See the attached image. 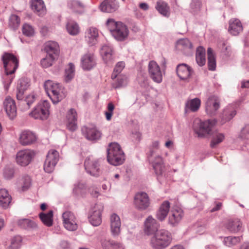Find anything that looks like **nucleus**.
Instances as JSON below:
<instances>
[{
    "label": "nucleus",
    "mask_w": 249,
    "mask_h": 249,
    "mask_svg": "<svg viewBox=\"0 0 249 249\" xmlns=\"http://www.w3.org/2000/svg\"><path fill=\"white\" fill-rule=\"evenodd\" d=\"M172 241V234L166 230L161 229L152 236L150 244L154 249H164L171 244Z\"/></svg>",
    "instance_id": "nucleus-1"
},
{
    "label": "nucleus",
    "mask_w": 249,
    "mask_h": 249,
    "mask_svg": "<svg viewBox=\"0 0 249 249\" xmlns=\"http://www.w3.org/2000/svg\"><path fill=\"white\" fill-rule=\"evenodd\" d=\"M101 244L103 248L105 249H118L122 247L120 243L112 240L104 239L102 241Z\"/></svg>",
    "instance_id": "nucleus-43"
},
{
    "label": "nucleus",
    "mask_w": 249,
    "mask_h": 249,
    "mask_svg": "<svg viewBox=\"0 0 249 249\" xmlns=\"http://www.w3.org/2000/svg\"><path fill=\"white\" fill-rule=\"evenodd\" d=\"M35 155V152L33 150H22L17 153L16 161L18 165L26 166L31 162Z\"/></svg>",
    "instance_id": "nucleus-10"
},
{
    "label": "nucleus",
    "mask_w": 249,
    "mask_h": 249,
    "mask_svg": "<svg viewBox=\"0 0 249 249\" xmlns=\"http://www.w3.org/2000/svg\"><path fill=\"white\" fill-rule=\"evenodd\" d=\"M68 121H77V115L76 110L71 108L69 110L67 115Z\"/></svg>",
    "instance_id": "nucleus-57"
},
{
    "label": "nucleus",
    "mask_w": 249,
    "mask_h": 249,
    "mask_svg": "<svg viewBox=\"0 0 249 249\" xmlns=\"http://www.w3.org/2000/svg\"><path fill=\"white\" fill-rule=\"evenodd\" d=\"M64 227L68 231H75L78 227L77 220L74 214L70 211H66L62 214Z\"/></svg>",
    "instance_id": "nucleus-12"
},
{
    "label": "nucleus",
    "mask_w": 249,
    "mask_h": 249,
    "mask_svg": "<svg viewBox=\"0 0 249 249\" xmlns=\"http://www.w3.org/2000/svg\"><path fill=\"white\" fill-rule=\"evenodd\" d=\"M200 1L199 0H192L190 4L191 9L194 12L199 10L200 8Z\"/></svg>",
    "instance_id": "nucleus-58"
},
{
    "label": "nucleus",
    "mask_w": 249,
    "mask_h": 249,
    "mask_svg": "<svg viewBox=\"0 0 249 249\" xmlns=\"http://www.w3.org/2000/svg\"><path fill=\"white\" fill-rule=\"evenodd\" d=\"M68 6L72 12L76 13H81L84 11V4L76 0H70Z\"/></svg>",
    "instance_id": "nucleus-41"
},
{
    "label": "nucleus",
    "mask_w": 249,
    "mask_h": 249,
    "mask_svg": "<svg viewBox=\"0 0 249 249\" xmlns=\"http://www.w3.org/2000/svg\"><path fill=\"white\" fill-rule=\"evenodd\" d=\"M67 127L71 131H75L77 129V121H68Z\"/></svg>",
    "instance_id": "nucleus-59"
},
{
    "label": "nucleus",
    "mask_w": 249,
    "mask_h": 249,
    "mask_svg": "<svg viewBox=\"0 0 249 249\" xmlns=\"http://www.w3.org/2000/svg\"><path fill=\"white\" fill-rule=\"evenodd\" d=\"M50 86L48 96L53 104H57L66 97L67 93L65 89L58 83H53L48 80V86Z\"/></svg>",
    "instance_id": "nucleus-5"
},
{
    "label": "nucleus",
    "mask_w": 249,
    "mask_h": 249,
    "mask_svg": "<svg viewBox=\"0 0 249 249\" xmlns=\"http://www.w3.org/2000/svg\"><path fill=\"white\" fill-rule=\"evenodd\" d=\"M98 37V30L93 27L89 28L86 32L85 37L89 44L92 46L97 42Z\"/></svg>",
    "instance_id": "nucleus-32"
},
{
    "label": "nucleus",
    "mask_w": 249,
    "mask_h": 249,
    "mask_svg": "<svg viewBox=\"0 0 249 249\" xmlns=\"http://www.w3.org/2000/svg\"><path fill=\"white\" fill-rule=\"evenodd\" d=\"M90 192L91 195L94 197H97L100 195V193L97 188H90Z\"/></svg>",
    "instance_id": "nucleus-64"
},
{
    "label": "nucleus",
    "mask_w": 249,
    "mask_h": 249,
    "mask_svg": "<svg viewBox=\"0 0 249 249\" xmlns=\"http://www.w3.org/2000/svg\"><path fill=\"white\" fill-rule=\"evenodd\" d=\"M148 160L157 176L162 175L165 170V165L162 157L151 150L148 156Z\"/></svg>",
    "instance_id": "nucleus-7"
},
{
    "label": "nucleus",
    "mask_w": 249,
    "mask_h": 249,
    "mask_svg": "<svg viewBox=\"0 0 249 249\" xmlns=\"http://www.w3.org/2000/svg\"><path fill=\"white\" fill-rule=\"evenodd\" d=\"M235 114V111L231 107L224 109L221 118L222 124H224L231 120Z\"/></svg>",
    "instance_id": "nucleus-42"
},
{
    "label": "nucleus",
    "mask_w": 249,
    "mask_h": 249,
    "mask_svg": "<svg viewBox=\"0 0 249 249\" xmlns=\"http://www.w3.org/2000/svg\"><path fill=\"white\" fill-rule=\"evenodd\" d=\"M155 8L163 16L169 17L170 14V7L166 2L161 0H158L156 3Z\"/></svg>",
    "instance_id": "nucleus-33"
},
{
    "label": "nucleus",
    "mask_w": 249,
    "mask_h": 249,
    "mask_svg": "<svg viewBox=\"0 0 249 249\" xmlns=\"http://www.w3.org/2000/svg\"><path fill=\"white\" fill-rule=\"evenodd\" d=\"M227 229L232 232L240 231L242 228V223L238 218L233 219L228 222Z\"/></svg>",
    "instance_id": "nucleus-35"
},
{
    "label": "nucleus",
    "mask_w": 249,
    "mask_h": 249,
    "mask_svg": "<svg viewBox=\"0 0 249 249\" xmlns=\"http://www.w3.org/2000/svg\"><path fill=\"white\" fill-rule=\"evenodd\" d=\"M208 68L211 71H214L216 67V61L214 55L213 53V50L208 48L207 50Z\"/></svg>",
    "instance_id": "nucleus-45"
},
{
    "label": "nucleus",
    "mask_w": 249,
    "mask_h": 249,
    "mask_svg": "<svg viewBox=\"0 0 249 249\" xmlns=\"http://www.w3.org/2000/svg\"><path fill=\"white\" fill-rule=\"evenodd\" d=\"M5 72L14 73L18 67V60L16 56L10 53H4L2 56Z\"/></svg>",
    "instance_id": "nucleus-8"
},
{
    "label": "nucleus",
    "mask_w": 249,
    "mask_h": 249,
    "mask_svg": "<svg viewBox=\"0 0 249 249\" xmlns=\"http://www.w3.org/2000/svg\"><path fill=\"white\" fill-rule=\"evenodd\" d=\"M220 100L215 96H210L207 99L205 104V111L210 116H214L220 108Z\"/></svg>",
    "instance_id": "nucleus-14"
},
{
    "label": "nucleus",
    "mask_w": 249,
    "mask_h": 249,
    "mask_svg": "<svg viewBox=\"0 0 249 249\" xmlns=\"http://www.w3.org/2000/svg\"><path fill=\"white\" fill-rule=\"evenodd\" d=\"M18 225L20 228L27 230H34L37 228V224L29 219L19 220L18 221Z\"/></svg>",
    "instance_id": "nucleus-40"
},
{
    "label": "nucleus",
    "mask_w": 249,
    "mask_h": 249,
    "mask_svg": "<svg viewBox=\"0 0 249 249\" xmlns=\"http://www.w3.org/2000/svg\"><path fill=\"white\" fill-rule=\"evenodd\" d=\"M36 100V95L35 94H31L28 95L25 100H21V105L26 104V106L22 107L23 111L29 109L31 105L35 102Z\"/></svg>",
    "instance_id": "nucleus-46"
},
{
    "label": "nucleus",
    "mask_w": 249,
    "mask_h": 249,
    "mask_svg": "<svg viewBox=\"0 0 249 249\" xmlns=\"http://www.w3.org/2000/svg\"><path fill=\"white\" fill-rule=\"evenodd\" d=\"M170 208V202L168 201H163L157 212L156 217L160 221L164 220L169 213Z\"/></svg>",
    "instance_id": "nucleus-29"
},
{
    "label": "nucleus",
    "mask_w": 249,
    "mask_h": 249,
    "mask_svg": "<svg viewBox=\"0 0 249 249\" xmlns=\"http://www.w3.org/2000/svg\"><path fill=\"white\" fill-rule=\"evenodd\" d=\"M4 108L11 119H13L17 115V107L15 101L10 97H7L3 101Z\"/></svg>",
    "instance_id": "nucleus-19"
},
{
    "label": "nucleus",
    "mask_w": 249,
    "mask_h": 249,
    "mask_svg": "<svg viewBox=\"0 0 249 249\" xmlns=\"http://www.w3.org/2000/svg\"><path fill=\"white\" fill-rule=\"evenodd\" d=\"M159 147V142L158 141H154L152 142L151 147H150V152L151 150H153L156 153V150H157Z\"/></svg>",
    "instance_id": "nucleus-63"
},
{
    "label": "nucleus",
    "mask_w": 249,
    "mask_h": 249,
    "mask_svg": "<svg viewBox=\"0 0 249 249\" xmlns=\"http://www.w3.org/2000/svg\"><path fill=\"white\" fill-rule=\"evenodd\" d=\"M53 211H50L48 212V227H50L53 225Z\"/></svg>",
    "instance_id": "nucleus-61"
},
{
    "label": "nucleus",
    "mask_w": 249,
    "mask_h": 249,
    "mask_svg": "<svg viewBox=\"0 0 249 249\" xmlns=\"http://www.w3.org/2000/svg\"><path fill=\"white\" fill-rule=\"evenodd\" d=\"M39 217L42 222L47 226V213H41L39 214Z\"/></svg>",
    "instance_id": "nucleus-62"
},
{
    "label": "nucleus",
    "mask_w": 249,
    "mask_h": 249,
    "mask_svg": "<svg viewBox=\"0 0 249 249\" xmlns=\"http://www.w3.org/2000/svg\"><path fill=\"white\" fill-rule=\"evenodd\" d=\"M11 196L4 189H0V205L6 208L11 201Z\"/></svg>",
    "instance_id": "nucleus-37"
},
{
    "label": "nucleus",
    "mask_w": 249,
    "mask_h": 249,
    "mask_svg": "<svg viewBox=\"0 0 249 249\" xmlns=\"http://www.w3.org/2000/svg\"><path fill=\"white\" fill-rule=\"evenodd\" d=\"M14 169L12 167L6 166L3 170V177L7 179H10L14 177Z\"/></svg>",
    "instance_id": "nucleus-56"
},
{
    "label": "nucleus",
    "mask_w": 249,
    "mask_h": 249,
    "mask_svg": "<svg viewBox=\"0 0 249 249\" xmlns=\"http://www.w3.org/2000/svg\"><path fill=\"white\" fill-rule=\"evenodd\" d=\"M193 71L191 67L185 64H179L177 68V73L181 80H187L191 76Z\"/></svg>",
    "instance_id": "nucleus-25"
},
{
    "label": "nucleus",
    "mask_w": 249,
    "mask_h": 249,
    "mask_svg": "<svg viewBox=\"0 0 249 249\" xmlns=\"http://www.w3.org/2000/svg\"><path fill=\"white\" fill-rule=\"evenodd\" d=\"M101 53L104 62L106 64L109 65L113 63V50L110 47L107 45L103 46L101 49Z\"/></svg>",
    "instance_id": "nucleus-31"
},
{
    "label": "nucleus",
    "mask_w": 249,
    "mask_h": 249,
    "mask_svg": "<svg viewBox=\"0 0 249 249\" xmlns=\"http://www.w3.org/2000/svg\"><path fill=\"white\" fill-rule=\"evenodd\" d=\"M59 159L58 151L54 149L50 150L48 153V173L52 172Z\"/></svg>",
    "instance_id": "nucleus-23"
},
{
    "label": "nucleus",
    "mask_w": 249,
    "mask_h": 249,
    "mask_svg": "<svg viewBox=\"0 0 249 249\" xmlns=\"http://www.w3.org/2000/svg\"><path fill=\"white\" fill-rule=\"evenodd\" d=\"M176 47L177 50L186 54L190 53L193 49L192 43L187 38L178 40L176 43Z\"/></svg>",
    "instance_id": "nucleus-24"
},
{
    "label": "nucleus",
    "mask_w": 249,
    "mask_h": 249,
    "mask_svg": "<svg viewBox=\"0 0 249 249\" xmlns=\"http://www.w3.org/2000/svg\"><path fill=\"white\" fill-rule=\"evenodd\" d=\"M60 247L62 249H69L70 248V244L66 240H62L59 244Z\"/></svg>",
    "instance_id": "nucleus-60"
},
{
    "label": "nucleus",
    "mask_w": 249,
    "mask_h": 249,
    "mask_svg": "<svg viewBox=\"0 0 249 249\" xmlns=\"http://www.w3.org/2000/svg\"><path fill=\"white\" fill-rule=\"evenodd\" d=\"M115 79H116V80H115L112 84V86L113 88H120L126 85L127 83V79L125 75H118L117 78Z\"/></svg>",
    "instance_id": "nucleus-44"
},
{
    "label": "nucleus",
    "mask_w": 249,
    "mask_h": 249,
    "mask_svg": "<svg viewBox=\"0 0 249 249\" xmlns=\"http://www.w3.org/2000/svg\"><path fill=\"white\" fill-rule=\"evenodd\" d=\"M134 204L138 209L143 210L147 209L150 205V200L147 194L143 192L136 194Z\"/></svg>",
    "instance_id": "nucleus-17"
},
{
    "label": "nucleus",
    "mask_w": 249,
    "mask_h": 249,
    "mask_svg": "<svg viewBox=\"0 0 249 249\" xmlns=\"http://www.w3.org/2000/svg\"><path fill=\"white\" fill-rule=\"evenodd\" d=\"M81 67L85 70H90L96 65L94 55L91 53H87L81 59Z\"/></svg>",
    "instance_id": "nucleus-21"
},
{
    "label": "nucleus",
    "mask_w": 249,
    "mask_h": 249,
    "mask_svg": "<svg viewBox=\"0 0 249 249\" xmlns=\"http://www.w3.org/2000/svg\"><path fill=\"white\" fill-rule=\"evenodd\" d=\"M225 139V136L222 133H217L215 134L212 139L211 142V146L214 147L216 145L221 143Z\"/></svg>",
    "instance_id": "nucleus-52"
},
{
    "label": "nucleus",
    "mask_w": 249,
    "mask_h": 249,
    "mask_svg": "<svg viewBox=\"0 0 249 249\" xmlns=\"http://www.w3.org/2000/svg\"><path fill=\"white\" fill-rule=\"evenodd\" d=\"M86 138L93 141L99 139L101 137V133L95 126L86 127L83 129Z\"/></svg>",
    "instance_id": "nucleus-27"
},
{
    "label": "nucleus",
    "mask_w": 249,
    "mask_h": 249,
    "mask_svg": "<svg viewBox=\"0 0 249 249\" xmlns=\"http://www.w3.org/2000/svg\"><path fill=\"white\" fill-rule=\"evenodd\" d=\"M241 241L240 237L229 236L225 238L224 243L227 246L231 247L236 245Z\"/></svg>",
    "instance_id": "nucleus-53"
},
{
    "label": "nucleus",
    "mask_w": 249,
    "mask_h": 249,
    "mask_svg": "<svg viewBox=\"0 0 249 249\" xmlns=\"http://www.w3.org/2000/svg\"><path fill=\"white\" fill-rule=\"evenodd\" d=\"M38 137L36 133L29 130L22 131L19 138V142L23 146H28L35 144Z\"/></svg>",
    "instance_id": "nucleus-13"
},
{
    "label": "nucleus",
    "mask_w": 249,
    "mask_h": 249,
    "mask_svg": "<svg viewBox=\"0 0 249 249\" xmlns=\"http://www.w3.org/2000/svg\"><path fill=\"white\" fill-rule=\"evenodd\" d=\"M75 75V66L73 64L70 63L66 67L64 75V80L69 83L74 78Z\"/></svg>",
    "instance_id": "nucleus-36"
},
{
    "label": "nucleus",
    "mask_w": 249,
    "mask_h": 249,
    "mask_svg": "<svg viewBox=\"0 0 249 249\" xmlns=\"http://www.w3.org/2000/svg\"><path fill=\"white\" fill-rule=\"evenodd\" d=\"M148 72L150 78L155 82L160 83L162 80V74L158 64L154 61H151L148 65Z\"/></svg>",
    "instance_id": "nucleus-15"
},
{
    "label": "nucleus",
    "mask_w": 249,
    "mask_h": 249,
    "mask_svg": "<svg viewBox=\"0 0 249 249\" xmlns=\"http://www.w3.org/2000/svg\"><path fill=\"white\" fill-rule=\"evenodd\" d=\"M101 160L93 157L86 158L84 163L85 168L91 176L98 177L102 173L101 169Z\"/></svg>",
    "instance_id": "nucleus-6"
},
{
    "label": "nucleus",
    "mask_w": 249,
    "mask_h": 249,
    "mask_svg": "<svg viewBox=\"0 0 249 249\" xmlns=\"http://www.w3.org/2000/svg\"><path fill=\"white\" fill-rule=\"evenodd\" d=\"M22 30L23 34L27 36H32L35 34V30L33 27L27 23L23 25Z\"/></svg>",
    "instance_id": "nucleus-54"
},
{
    "label": "nucleus",
    "mask_w": 249,
    "mask_h": 249,
    "mask_svg": "<svg viewBox=\"0 0 249 249\" xmlns=\"http://www.w3.org/2000/svg\"><path fill=\"white\" fill-rule=\"evenodd\" d=\"M118 7L119 4L116 0H105L100 6L101 10L107 13L114 12Z\"/></svg>",
    "instance_id": "nucleus-28"
},
{
    "label": "nucleus",
    "mask_w": 249,
    "mask_h": 249,
    "mask_svg": "<svg viewBox=\"0 0 249 249\" xmlns=\"http://www.w3.org/2000/svg\"><path fill=\"white\" fill-rule=\"evenodd\" d=\"M67 30L71 35H77L80 32L78 25L72 21L69 22L67 25Z\"/></svg>",
    "instance_id": "nucleus-47"
},
{
    "label": "nucleus",
    "mask_w": 249,
    "mask_h": 249,
    "mask_svg": "<svg viewBox=\"0 0 249 249\" xmlns=\"http://www.w3.org/2000/svg\"><path fill=\"white\" fill-rule=\"evenodd\" d=\"M125 63L123 61H121L117 63L111 74L112 79H115L117 76L119 75V74L123 71Z\"/></svg>",
    "instance_id": "nucleus-50"
},
{
    "label": "nucleus",
    "mask_w": 249,
    "mask_h": 249,
    "mask_svg": "<svg viewBox=\"0 0 249 249\" xmlns=\"http://www.w3.org/2000/svg\"><path fill=\"white\" fill-rule=\"evenodd\" d=\"M243 29L242 24L237 18H233L229 21V33L233 36H237L242 32Z\"/></svg>",
    "instance_id": "nucleus-22"
},
{
    "label": "nucleus",
    "mask_w": 249,
    "mask_h": 249,
    "mask_svg": "<svg viewBox=\"0 0 249 249\" xmlns=\"http://www.w3.org/2000/svg\"><path fill=\"white\" fill-rule=\"evenodd\" d=\"M111 231L114 235H118L120 232L121 222L120 217L116 213H113L110 217Z\"/></svg>",
    "instance_id": "nucleus-26"
},
{
    "label": "nucleus",
    "mask_w": 249,
    "mask_h": 249,
    "mask_svg": "<svg viewBox=\"0 0 249 249\" xmlns=\"http://www.w3.org/2000/svg\"><path fill=\"white\" fill-rule=\"evenodd\" d=\"M31 7L34 11L40 17L46 14V8L42 0H32Z\"/></svg>",
    "instance_id": "nucleus-30"
},
{
    "label": "nucleus",
    "mask_w": 249,
    "mask_h": 249,
    "mask_svg": "<svg viewBox=\"0 0 249 249\" xmlns=\"http://www.w3.org/2000/svg\"><path fill=\"white\" fill-rule=\"evenodd\" d=\"M124 153L118 143L112 142L109 144L107 160L110 164L115 166L122 164L124 160Z\"/></svg>",
    "instance_id": "nucleus-3"
},
{
    "label": "nucleus",
    "mask_w": 249,
    "mask_h": 249,
    "mask_svg": "<svg viewBox=\"0 0 249 249\" xmlns=\"http://www.w3.org/2000/svg\"><path fill=\"white\" fill-rule=\"evenodd\" d=\"M29 86V84L26 80L21 79L19 81L17 86V98L18 100H23L24 91L26 90Z\"/></svg>",
    "instance_id": "nucleus-34"
},
{
    "label": "nucleus",
    "mask_w": 249,
    "mask_h": 249,
    "mask_svg": "<svg viewBox=\"0 0 249 249\" xmlns=\"http://www.w3.org/2000/svg\"><path fill=\"white\" fill-rule=\"evenodd\" d=\"M201 101L199 98H196L189 100L186 103V111L189 110L192 112H196L199 109Z\"/></svg>",
    "instance_id": "nucleus-38"
},
{
    "label": "nucleus",
    "mask_w": 249,
    "mask_h": 249,
    "mask_svg": "<svg viewBox=\"0 0 249 249\" xmlns=\"http://www.w3.org/2000/svg\"><path fill=\"white\" fill-rule=\"evenodd\" d=\"M107 26L113 36L118 41H124L128 36V30L126 26L121 22H116L113 19H108Z\"/></svg>",
    "instance_id": "nucleus-2"
},
{
    "label": "nucleus",
    "mask_w": 249,
    "mask_h": 249,
    "mask_svg": "<svg viewBox=\"0 0 249 249\" xmlns=\"http://www.w3.org/2000/svg\"><path fill=\"white\" fill-rule=\"evenodd\" d=\"M29 115L35 119L46 120L47 100H45L39 102Z\"/></svg>",
    "instance_id": "nucleus-11"
},
{
    "label": "nucleus",
    "mask_w": 249,
    "mask_h": 249,
    "mask_svg": "<svg viewBox=\"0 0 249 249\" xmlns=\"http://www.w3.org/2000/svg\"><path fill=\"white\" fill-rule=\"evenodd\" d=\"M196 60L197 64L199 66H203L205 64V50L202 47L197 48L196 54Z\"/></svg>",
    "instance_id": "nucleus-39"
},
{
    "label": "nucleus",
    "mask_w": 249,
    "mask_h": 249,
    "mask_svg": "<svg viewBox=\"0 0 249 249\" xmlns=\"http://www.w3.org/2000/svg\"><path fill=\"white\" fill-rule=\"evenodd\" d=\"M20 24V18L16 15H12L9 18V25L11 28L15 30Z\"/></svg>",
    "instance_id": "nucleus-51"
},
{
    "label": "nucleus",
    "mask_w": 249,
    "mask_h": 249,
    "mask_svg": "<svg viewBox=\"0 0 249 249\" xmlns=\"http://www.w3.org/2000/svg\"><path fill=\"white\" fill-rule=\"evenodd\" d=\"M103 206L101 204H96L92 208L91 214L89 217L90 223L94 226H98L102 223V212Z\"/></svg>",
    "instance_id": "nucleus-16"
},
{
    "label": "nucleus",
    "mask_w": 249,
    "mask_h": 249,
    "mask_svg": "<svg viewBox=\"0 0 249 249\" xmlns=\"http://www.w3.org/2000/svg\"><path fill=\"white\" fill-rule=\"evenodd\" d=\"M19 184L24 191L28 189L31 185V179L29 176L25 175L19 180Z\"/></svg>",
    "instance_id": "nucleus-49"
},
{
    "label": "nucleus",
    "mask_w": 249,
    "mask_h": 249,
    "mask_svg": "<svg viewBox=\"0 0 249 249\" xmlns=\"http://www.w3.org/2000/svg\"><path fill=\"white\" fill-rule=\"evenodd\" d=\"M13 74L14 73H9L8 72H5V75L3 78V84L4 89L6 90L9 89V86L14 78V76L13 75Z\"/></svg>",
    "instance_id": "nucleus-55"
},
{
    "label": "nucleus",
    "mask_w": 249,
    "mask_h": 249,
    "mask_svg": "<svg viewBox=\"0 0 249 249\" xmlns=\"http://www.w3.org/2000/svg\"><path fill=\"white\" fill-rule=\"evenodd\" d=\"M60 54V48L58 44L50 41L48 42V67L53 66L58 60Z\"/></svg>",
    "instance_id": "nucleus-9"
},
{
    "label": "nucleus",
    "mask_w": 249,
    "mask_h": 249,
    "mask_svg": "<svg viewBox=\"0 0 249 249\" xmlns=\"http://www.w3.org/2000/svg\"><path fill=\"white\" fill-rule=\"evenodd\" d=\"M184 216L182 209L177 206H174L171 210V214L169 216V223L172 225L178 224Z\"/></svg>",
    "instance_id": "nucleus-20"
},
{
    "label": "nucleus",
    "mask_w": 249,
    "mask_h": 249,
    "mask_svg": "<svg viewBox=\"0 0 249 249\" xmlns=\"http://www.w3.org/2000/svg\"><path fill=\"white\" fill-rule=\"evenodd\" d=\"M215 119L201 121L196 120L194 123L193 128L198 137L204 138L212 134V129L216 124Z\"/></svg>",
    "instance_id": "nucleus-4"
},
{
    "label": "nucleus",
    "mask_w": 249,
    "mask_h": 249,
    "mask_svg": "<svg viewBox=\"0 0 249 249\" xmlns=\"http://www.w3.org/2000/svg\"><path fill=\"white\" fill-rule=\"evenodd\" d=\"M160 224L151 216H149L144 222V231L148 235H153L160 228Z\"/></svg>",
    "instance_id": "nucleus-18"
},
{
    "label": "nucleus",
    "mask_w": 249,
    "mask_h": 249,
    "mask_svg": "<svg viewBox=\"0 0 249 249\" xmlns=\"http://www.w3.org/2000/svg\"><path fill=\"white\" fill-rule=\"evenodd\" d=\"M22 239L19 235H16L11 239L10 245L7 249H19L21 245Z\"/></svg>",
    "instance_id": "nucleus-48"
}]
</instances>
